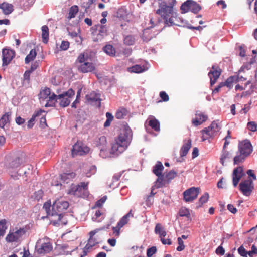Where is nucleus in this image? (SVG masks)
Here are the masks:
<instances>
[{
	"label": "nucleus",
	"mask_w": 257,
	"mask_h": 257,
	"mask_svg": "<svg viewBox=\"0 0 257 257\" xmlns=\"http://www.w3.org/2000/svg\"><path fill=\"white\" fill-rule=\"evenodd\" d=\"M15 56V51L11 49L4 48L2 50V66H8Z\"/></svg>",
	"instance_id": "15"
},
{
	"label": "nucleus",
	"mask_w": 257,
	"mask_h": 257,
	"mask_svg": "<svg viewBox=\"0 0 257 257\" xmlns=\"http://www.w3.org/2000/svg\"><path fill=\"white\" fill-rule=\"evenodd\" d=\"M238 148L240 153L245 157L249 155L252 151V145L248 140H245L240 143Z\"/></svg>",
	"instance_id": "16"
},
{
	"label": "nucleus",
	"mask_w": 257,
	"mask_h": 257,
	"mask_svg": "<svg viewBox=\"0 0 257 257\" xmlns=\"http://www.w3.org/2000/svg\"><path fill=\"white\" fill-rule=\"evenodd\" d=\"M42 38L43 43L47 44L49 41V28L46 25L42 27Z\"/></svg>",
	"instance_id": "31"
},
{
	"label": "nucleus",
	"mask_w": 257,
	"mask_h": 257,
	"mask_svg": "<svg viewBox=\"0 0 257 257\" xmlns=\"http://www.w3.org/2000/svg\"><path fill=\"white\" fill-rule=\"evenodd\" d=\"M95 67L92 63L84 62L78 66V70L82 73H87L94 70Z\"/></svg>",
	"instance_id": "25"
},
{
	"label": "nucleus",
	"mask_w": 257,
	"mask_h": 257,
	"mask_svg": "<svg viewBox=\"0 0 257 257\" xmlns=\"http://www.w3.org/2000/svg\"><path fill=\"white\" fill-rule=\"evenodd\" d=\"M100 94L95 91H92L86 95L87 102L91 104H95L98 107L101 105Z\"/></svg>",
	"instance_id": "18"
},
{
	"label": "nucleus",
	"mask_w": 257,
	"mask_h": 257,
	"mask_svg": "<svg viewBox=\"0 0 257 257\" xmlns=\"http://www.w3.org/2000/svg\"><path fill=\"white\" fill-rule=\"evenodd\" d=\"M43 196V191L41 190H38L37 192H35L34 195V197L37 200H39L40 199L42 198Z\"/></svg>",
	"instance_id": "57"
},
{
	"label": "nucleus",
	"mask_w": 257,
	"mask_h": 257,
	"mask_svg": "<svg viewBox=\"0 0 257 257\" xmlns=\"http://www.w3.org/2000/svg\"><path fill=\"white\" fill-rule=\"evenodd\" d=\"M191 147V140L190 139L184 140L183 141V145L180 151V156L181 157L185 156L187 154Z\"/></svg>",
	"instance_id": "26"
},
{
	"label": "nucleus",
	"mask_w": 257,
	"mask_h": 257,
	"mask_svg": "<svg viewBox=\"0 0 257 257\" xmlns=\"http://www.w3.org/2000/svg\"><path fill=\"white\" fill-rule=\"evenodd\" d=\"M53 93H51V90L49 88H45L44 89H42L39 94V99L41 103H42L43 101H44L46 99H48L47 101V102H49L50 97L52 96Z\"/></svg>",
	"instance_id": "24"
},
{
	"label": "nucleus",
	"mask_w": 257,
	"mask_h": 257,
	"mask_svg": "<svg viewBox=\"0 0 257 257\" xmlns=\"http://www.w3.org/2000/svg\"><path fill=\"white\" fill-rule=\"evenodd\" d=\"M254 189L252 180L250 178L242 181L239 185V189L243 195L249 196Z\"/></svg>",
	"instance_id": "9"
},
{
	"label": "nucleus",
	"mask_w": 257,
	"mask_h": 257,
	"mask_svg": "<svg viewBox=\"0 0 257 257\" xmlns=\"http://www.w3.org/2000/svg\"><path fill=\"white\" fill-rule=\"evenodd\" d=\"M105 53L110 56H114L115 55V49L111 45H106L103 48Z\"/></svg>",
	"instance_id": "35"
},
{
	"label": "nucleus",
	"mask_w": 257,
	"mask_h": 257,
	"mask_svg": "<svg viewBox=\"0 0 257 257\" xmlns=\"http://www.w3.org/2000/svg\"><path fill=\"white\" fill-rule=\"evenodd\" d=\"M216 253L217 254H220L221 255H222L224 254L225 253V250L224 249V248L221 246H219V247H217V248L216 249Z\"/></svg>",
	"instance_id": "62"
},
{
	"label": "nucleus",
	"mask_w": 257,
	"mask_h": 257,
	"mask_svg": "<svg viewBox=\"0 0 257 257\" xmlns=\"http://www.w3.org/2000/svg\"><path fill=\"white\" fill-rule=\"evenodd\" d=\"M104 228L96 229L90 232V238L88 241L87 243L85 245V249H90L91 247L94 246L95 244H97L96 239L93 238V236L99 230H103Z\"/></svg>",
	"instance_id": "23"
},
{
	"label": "nucleus",
	"mask_w": 257,
	"mask_h": 257,
	"mask_svg": "<svg viewBox=\"0 0 257 257\" xmlns=\"http://www.w3.org/2000/svg\"><path fill=\"white\" fill-rule=\"evenodd\" d=\"M157 251V248L155 246H152L147 249V256L148 257H152L154 254Z\"/></svg>",
	"instance_id": "50"
},
{
	"label": "nucleus",
	"mask_w": 257,
	"mask_h": 257,
	"mask_svg": "<svg viewBox=\"0 0 257 257\" xmlns=\"http://www.w3.org/2000/svg\"><path fill=\"white\" fill-rule=\"evenodd\" d=\"M7 222L5 220L0 221V237L3 236L7 229Z\"/></svg>",
	"instance_id": "40"
},
{
	"label": "nucleus",
	"mask_w": 257,
	"mask_h": 257,
	"mask_svg": "<svg viewBox=\"0 0 257 257\" xmlns=\"http://www.w3.org/2000/svg\"><path fill=\"white\" fill-rule=\"evenodd\" d=\"M69 43L68 41H62L60 45V49L62 50H66L68 49Z\"/></svg>",
	"instance_id": "56"
},
{
	"label": "nucleus",
	"mask_w": 257,
	"mask_h": 257,
	"mask_svg": "<svg viewBox=\"0 0 257 257\" xmlns=\"http://www.w3.org/2000/svg\"><path fill=\"white\" fill-rule=\"evenodd\" d=\"M122 227L118 226V224H117L116 227H113L112 230L113 233L115 234L116 236H119V230Z\"/></svg>",
	"instance_id": "61"
},
{
	"label": "nucleus",
	"mask_w": 257,
	"mask_h": 257,
	"mask_svg": "<svg viewBox=\"0 0 257 257\" xmlns=\"http://www.w3.org/2000/svg\"><path fill=\"white\" fill-rule=\"evenodd\" d=\"M68 207L69 203L67 201L56 200L52 206V213L61 214V212L66 210Z\"/></svg>",
	"instance_id": "13"
},
{
	"label": "nucleus",
	"mask_w": 257,
	"mask_h": 257,
	"mask_svg": "<svg viewBox=\"0 0 257 257\" xmlns=\"http://www.w3.org/2000/svg\"><path fill=\"white\" fill-rule=\"evenodd\" d=\"M147 121L148 122V125L155 131H160V123L154 117H149Z\"/></svg>",
	"instance_id": "27"
},
{
	"label": "nucleus",
	"mask_w": 257,
	"mask_h": 257,
	"mask_svg": "<svg viewBox=\"0 0 257 257\" xmlns=\"http://www.w3.org/2000/svg\"><path fill=\"white\" fill-rule=\"evenodd\" d=\"M176 0H169L167 3L166 1H162L159 5V9L156 13L161 16L163 19L165 26L169 27L176 25L179 27H187L193 30H201L202 27L199 26L194 27L188 25V22L178 16L177 13L174 9Z\"/></svg>",
	"instance_id": "1"
},
{
	"label": "nucleus",
	"mask_w": 257,
	"mask_h": 257,
	"mask_svg": "<svg viewBox=\"0 0 257 257\" xmlns=\"http://www.w3.org/2000/svg\"><path fill=\"white\" fill-rule=\"evenodd\" d=\"M178 243L179 246L177 247L176 249L178 251H181L183 250L185 248V245L184 244V242L180 237H178L177 239Z\"/></svg>",
	"instance_id": "47"
},
{
	"label": "nucleus",
	"mask_w": 257,
	"mask_h": 257,
	"mask_svg": "<svg viewBox=\"0 0 257 257\" xmlns=\"http://www.w3.org/2000/svg\"><path fill=\"white\" fill-rule=\"evenodd\" d=\"M236 76H232L229 77L225 82L222 83L223 84V86H226L229 89H231L232 88L233 84L236 82Z\"/></svg>",
	"instance_id": "33"
},
{
	"label": "nucleus",
	"mask_w": 257,
	"mask_h": 257,
	"mask_svg": "<svg viewBox=\"0 0 257 257\" xmlns=\"http://www.w3.org/2000/svg\"><path fill=\"white\" fill-rule=\"evenodd\" d=\"M98 32V35L102 37L106 35L107 28L105 26L101 25Z\"/></svg>",
	"instance_id": "54"
},
{
	"label": "nucleus",
	"mask_w": 257,
	"mask_h": 257,
	"mask_svg": "<svg viewBox=\"0 0 257 257\" xmlns=\"http://www.w3.org/2000/svg\"><path fill=\"white\" fill-rule=\"evenodd\" d=\"M238 253L243 257H247L248 252L245 250L243 246H240L238 249Z\"/></svg>",
	"instance_id": "53"
},
{
	"label": "nucleus",
	"mask_w": 257,
	"mask_h": 257,
	"mask_svg": "<svg viewBox=\"0 0 257 257\" xmlns=\"http://www.w3.org/2000/svg\"><path fill=\"white\" fill-rule=\"evenodd\" d=\"M247 127L249 130L255 132L257 131V123L254 121L249 122L247 124Z\"/></svg>",
	"instance_id": "49"
},
{
	"label": "nucleus",
	"mask_w": 257,
	"mask_h": 257,
	"mask_svg": "<svg viewBox=\"0 0 257 257\" xmlns=\"http://www.w3.org/2000/svg\"><path fill=\"white\" fill-rule=\"evenodd\" d=\"M257 253V248L255 247L254 245H252L251 247V250L248 252V254L252 257L253 254Z\"/></svg>",
	"instance_id": "64"
},
{
	"label": "nucleus",
	"mask_w": 257,
	"mask_h": 257,
	"mask_svg": "<svg viewBox=\"0 0 257 257\" xmlns=\"http://www.w3.org/2000/svg\"><path fill=\"white\" fill-rule=\"evenodd\" d=\"M245 157H245L243 155H241V154L239 155L236 156L234 158V164H239V163L242 162L244 160Z\"/></svg>",
	"instance_id": "48"
},
{
	"label": "nucleus",
	"mask_w": 257,
	"mask_h": 257,
	"mask_svg": "<svg viewBox=\"0 0 257 257\" xmlns=\"http://www.w3.org/2000/svg\"><path fill=\"white\" fill-rule=\"evenodd\" d=\"M153 202V197L148 196L146 200V203L147 206L150 207Z\"/></svg>",
	"instance_id": "63"
},
{
	"label": "nucleus",
	"mask_w": 257,
	"mask_h": 257,
	"mask_svg": "<svg viewBox=\"0 0 257 257\" xmlns=\"http://www.w3.org/2000/svg\"><path fill=\"white\" fill-rule=\"evenodd\" d=\"M207 116L201 112L197 111L195 113V118L192 120V123L195 126L201 124L207 119Z\"/></svg>",
	"instance_id": "22"
},
{
	"label": "nucleus",
	"mask_w": 257,
	"mask_h": 257,
	"mask_svg": "<svg viewBox=\"0 0 257 257\" xmlns=\"http://www.w3.org/2000/svg\"><path fill=\"white\" fill-rule=\"evenodd\" d=\"M89 151V148L81 142H77L74 144L72 150L73 157L76 155H83Z\"/></svg>",
	"instance_id": "12"
},
{
	"label": "nucleus",
	"mask_w": 257,
	"mask_h": 257,
	"mask_svg": "<svg viewBox=\"0 0 257 257\" xmlns=\"http://www.w3.org/2000/svg\"><path fill=\"white\" fill-rule=\"evenodd\" d=\"M97 147L100 150V156L105 158L109 156L106 138L104 136H100L96 141Z\"/></svg>",
	"instance_id": "11"
},
{
	"label": "nucleus",
	"mask_w": 257,
	"mask_h": 257,
	"mask_svg": "<svg viewBox=\"0 0 257 257\" xmlns=\"http://www.w3.org/2000/svg\"><path fill=\"white\" fill-rule=\"evenodd\" d=\"M107 197L106 196L102 197L99 200L97 201L96 203V206L97 207H101L102 204L105 202L106 200Z\"/></svg>",
	"instance_id": "59"
},
{
	"label": "nucleus",
	"mask_w": 257,
	"mask_h": 257,
	"mask_svg": "<svg viewBox=\"0 0 257 257\" xmlns=\"http://www.w3.org/2000/svg\"><path fill=\"white\" fill-rule=\"evenodd\" d=\"M102 215V213L100 210H96L95 214L92 216V219L93 221L100 222H101L104 218V217H101L100 218L101 216Z\"/></svg>",
	"instance_id": "42"
},
{
	"label": "nucleus",
	"mask_w": 257,
	"mask_h": 257,
	"mask_svg": "<svg viewBox=\"0 0 257 257\" xmlns=\"http://www.w3.org/2000/svg\"><path fill=\"white\" fill-rule=\"evenodd\" d=\"M75 94L74 91L72 89H69L67 91L59 95L52 93L50 97L49 102L45 104V106L52 107L55 105V102H58L60 106L62 107H67L70 103V98Z\"/></svg>",
	"instance_id": "3"
},
{
	"label": "nucleus",
	"mask_w": 257,
	"mask_h": 257,
	"mask_svg": "<svg viewBox=\"0 0 257 257\" xmlns=\"http://www.w3.org/2000/svg\"><path fill=\"white\" fill-rule=\"evenodd\" d=\"M96 172V167L95 166L90 167L88 172H86V175L87 177H90L92 174H94Z\"/></svg>",
	"instance_id": "55"
},
{
	"label": "nucleus",
	"mask_w": 257,
	"mask_h": 257,
	"mask_svg": "<svg viewBox=\"0 0 257 257\" xmlns=\"http://www.w3.org/2000/svg\"><path fill=\"white\" fill-rule=\"evenodd\" d=\"M209 195L207 193H205L203 196H202L199 200V202L200 204L199 206H201L202 204L206 203L207 201Z\"/></svg>",
	"instance_id": "51"
},
{
	"label": "nucleus",
	"mask_w": 257,
	"mask_h": 257,
	"mask_svg": "<svg viewBox=\"0 0 257 257\" xmlns=\"http://www.w3.org/2000/svg\"><path fill=\"white\" fill-rule=\"evenodd\" d=\"M125 115V110L124 109L118 110L115 114V116L117 119H121L123 118Z\"/></svg>",
	"instance_id": "52"
},
{
	"label": "nucleus",
	"mask_w": 257,
	"mask_h": 257,
	"mask_svg": "<svg viewBox=\"0 0 257 257\" xmlns=\"http://www.w3.org/2000/svg\"><path fill=\"white\" fill-rule=\"evenodd\" d=\"M78 12V7L77 5L72 6L69 9L67 18L69 20L74 18Z\"/></svg>",
	"instance_id": "38"
},
{
	"label": "nucleus",
	"mask_w": 257,
	"mask_h": 257,
	"mask_svg": "<svg viewBox=\"0 0 257 257\" xmlns=\"http://www.w3.org/2000/svg\"><path fill=\"white\" fill-rule=\"evenodd\" d=\"M244 175L243 168L242 167H238L235 168L232 173V183L234 187L238 185L241 178Z\"/></svg>",
	"instance_id": "20"
},
{
	"label": "nucleus",
	"mask_w": 257,
	"mask_h": 257,
	"mask_svg": "<svg viewBox=\"0 0 257 257\" xmlns=\"http://www.w3.org/2000/svg\"><path fill=\"white\" fill-rule=\"evenodd\" d=\"M22 159L19 157H15L7 160L6 163V166L11 176L14 179H18V176H21L22 173L26 174L25 170L21 171L23 168L17 170V168L20 167L22 164Z\"/></svg>",
	"instance_id": "4"
},
{
	"label": "nucleus",
	"mask_w": 257,
	"mask_h": 257,
	"mask_svg": "<svg viewBox=\"0 0 257 257\" xmlns=\"http://www.w3.org/2000/svg\"><path fill=\"white\" fill-rule=\"evenodd\" d=\"M54 225H66L67 220L64 218L62 214L52 213L51 218L50 219Z\"/></svg>",
	"instance_id": "21"
},
{
	"label": "nucleus",
	"mask_w": 257,
	"mask_h": 257,
	"mask_svg": "<svg viewBox=\"0 0 257 257\" xmlns=\"http://www.w3.org/2000/svg\"><path fill=\"white\" fill-rule=\"evenodd\" d=\"M146 70L144 65H135L128 68V71L131 73H139Z\"/></svg>",
	"instance_id": "32"
},
{
	"label": "nucleus",
	"mask_w": 257,
	"mask_h": 257,
	"mask_svg": "<svg viewBox=\"0 0 257 257\" xmlns=\"http://www.w3.org/2000/svg\"><path fill=\"white\" fill-rule=\"evenodd\" d=\"M26 233L23 228L10 229L6 237V241L9 243L18 242Z\"/></svg>",
	"instance_id": "5"
},
{
	"label": "nucleus",
	"mask_w": 257,
	"mask_h": 257,
	"mask_svg": "<svg viewBox=\"0 0 257 257\" xmlns=\"http://www.w3.org/2000/svg\"><path fill=\"white\" fill-rule=\"evenodd\" d=\"M135 39L132 35H127L124 38V43L127 45H132L134 44Z\"/></svg>",
	"instance_id": "46"
},
{
	"label": "nucleus",
	"mask_w": 257,
	"mask_h": 257,
	"mask_svg": "<svg viewBox=\"0 0 257 257\" xmlns=\"http://www.w3.org/2000/svg\"><path fill=\"white\" fill-rule=\"evenodd\" d=\"M163 169L164 167L162 163L159 161H158L156 164L153 167V172L158 176V178L156 181V186L157 188L162 187L165 184L164 176L162 174Z\"/></svg>",
	"instance_id": "6"
},
{
	"label": "nucleus",
	"mask_w": 257,
	"mask_h": 257,
	"mask_svg": "<svg viewBox=\"0 0 257 257\" xmlns=\"http://www.w3.org/2000/svg\"><path fill=\"white\" fill-rule=\"evenodd\" d=\"M31 72L32 71L30 70H27L25 71L24 74V80L23 82L24 85H29L30 83V76Z\"/></svg>",
	"instance_id": "41"
},
{
	"label": "nucleus",
	"mask_w": 257,
	"mask_h": 257,
	"mask_svg": "<svg viewBox=\"0 0 257 257\" xmlns=\"http://www.w3.org/2000/svg\"><path fill=\"white\" fill-rule=\"evenodd\" d=\"M160 96L163 101H168L169 100V96L164 91H161L160 93Z\"/></svg>",
	"instance_id": "58"
},
{
	"label": "nucleus",
	"mask_w": 257,
	"mask_h": 257,
	"mask_svg": "<svg viewBox=\"0 0 257 257\" xmlns=\"http://www.w3.org/2000/svg\"><path fill=\"white\" fill-rule=\"evenodd\" d=\"M176 172H175L173 170H171L169 171L166 175H165V177H164V179L165 180V182L167 181L169 182V181L175 178V177L176 176Z\"/></svg>",
	"instance_id": "43"
},
{
	"label": "nucleus",
	"mask_w": 257,
	"mask_h": 257,
	"mask_svg": "<svg viewBox=\"0 0 257 257\" xmlns=\"http://www.w3.org/2000/svg\"><path fill=\"white\" fill-rule=\"evenodd\" d=\"M180 9L182 13L191 11L196 14L201 10V7L193 0H187L181 5Z\"/></svg>",
	"instance_id": "8"
},
{
	"label": "nucleus",
	"mask_w": 257,
	"mask_h": 257,
	"mask_svg": "<svg viewBox=\"0 0 257 257\" xmlns=\"http://www.w3.org/2000/svg\"><path fill=\"white\" fill-rule=\"evenodd\" d=\"M133 214H132V210H130L128 213L123 216L119 221L117 223L118 226L120 227H123L125 224H126L128 221V218L130 216H133Z\"/></svg>",
	"instance_id": "37"
},
{
	"label": "nucleus",
	"mask_w": 257,
	"mask_h": 257,
	"mask_svg": "<svg viewBox=\"0 0 257 257\" xmlns=\"http://www.w3.org/2000/svg\"><path fill=\"white\" fill-rule=\"evenodd\" d=\"M77 60L78 62L83 64L84 62H86L85 61L86 60V59L85 57L84 54H81L77 58Z\"/></svg>",
	"instance_id": "60"
},
{
	"label": "nucleus",
	"mask_w": 257,
	"mask_h": 257,
	"mask_svg": "<svg viewBox=\"0 0 257 257\" xmlns=\"http://www.w3.org/2000/svg\"><path fill=\"white\" fill-rule=\"evenodd\" d=\"M132 136V130L129 127H125L112 143L110 153L117 156L124 152L130 144Z\"/></svg>",
	"instance_id": "2"
},
{
	"label": "nucleus",
	"mask_w": 257,
	"mask_h": 257,
	"mask_svg": "<svg viewBox=\"0 0 257 257\" xmlns=\"http://www.w3.org/2000/svg\"><path fill=\"white\" fill-rule=\"evenodd\" d=\"M212 70L208 73V76L210 79V85L212 86L216 82L221 73V69L216 65L212 66Z\"/></svg>",
	"instance_id": "19"
},
{
	"label": "nucleus",
	"mask_w": 257,
	"mask_h": 257,
	"mask_svg": "<svg viewBox=\"0 0 257 257\" xmlns=\"http://www.w3.org/2000/svg\"><path fill=\"white\" fill-rule=\"evenodd\" d=\"M87 183L85 182H82L79 185H72L70 189L68 191V193L71 195L77 196L78 197H84L86 195L82 194H84L87 190Z\"/></svg>",
	"instance_id": "10"
},
{
	"label": "nucleus",
	"mask_w": 257,
	"mask_h": 257,
	"mask_svg": "<svg viewBox=\"0 0 257 257\" xmlns=\"http://www.w3.org/2000/svg\"><path fill=\"white\" fill-rule=\"evenodd\" d=\"M44 111L40 110L39 111H37L35 112L33 115L32 116V117L30 118V119L28 121L27 126L28 128H31L33 127L34 124L35 123L36 121V118L37 117H38L41 115V113L42 112H44Z\"/></svg>",
	"instance_id": "29"
},
{
	"label": "nucleus",
	"mask_w": 257,
	"mask_h": 257,
	"mask_svg": "<svg viewBox=\"0 0 257 257\" xmlns=\"http://www.w3.org/2000/svg\"><path fill=\"white\" fill-rule=\"evenodd\" d=\"M11 115V112L6 113L0 119V127L3 128L5 125L9 122V118Z\"/></svg>",
	"instance_id": "36"
},
{
	"label": "nucleus",
	"mask_w": 257,
	"mask_h": 257,
	"mask_svg": "<svg viewBox=\"0 0 257 257\" xmlns=\"http://www.w3.org/2000/svg\"><path fill=\"white\" fill-rule=\"evenodd\" d=\"M220 127L216 121L212 122L211 125L207 128H205L202 131L203 137L206 138L212 137L216 135V134L219 131Z\"/></svg>",
	"instance_id": "14"
},
{
	"label": "nucleus",
	"mask_w": 257,
	"mask_h": 257,
	"mask_svg": "<svg viewBox=\"0 0 257 257\" xmlns=\"http://www.w3.org/2000/svg\"><path fill=\"white\" fill-rule=\"evenodd\" d=\"M0 9L2 10L4 14L9 15L13 11V6L8 3L4 2L0 4Z\"/></svg>",
	"instance_id": "28"
},
{
	"label": "nucleus",
	"mask_w": 257,
	"mask_h": 257,
	"mask_svg": "<svg viewBox=\"0 0 257 257\" xmlns=\"http://www.w3.org/2000/svg\"><path fill=\"white\" fill-rule=\"evenodd\" d=\"M36 52L35 50L32 49L29 54L26 56L25 58V63L28 64L31 61L33 60L34 58L36 57Z\"/></svg>",
	"instance_id": "39"
},
{
	"label": "nucleus",
	"mask_w": 257,
	"mask_h": 257,
	"mask_svg": "<svg viewBox=\"0 0 257 257\" xmlns=\"http://www.w3.org/2000/svg\"><path fill=\"white\" fill-rule=\"evenodd\" d=\"M51 207L52 206L50 201H47L44 203L43 208L46 212L47 215L51 217L52 210H50Z\"/></svg>",
	"instance_id": "45"
},
{
	"label": "nucleus",
	"mask_w": 257,
	"mask_h": 257,
	"mask_svg": "<svg viewBox=\"0 0 257 257\" xmlns=\"http://www.w3.org/2000/svg\"><path fill=\"white\" fill-rule=\"evenodd\" d=\"M199 193L198 188L191 187L184 192V199L186 202L192 201L197 198Z\"/></svg>",
	"instance_id": "17"
},
{
	"label": "nucleus",
	"mask_w": 257,
	"mask_h": 257,
	"mask_svg": "<svg viewBox=\"0 0 257 257\" xmlns=\"http://www.w3.org/2000/svg\"><path fill=\"white\" fill-rule=\"evenodd\" d=\"M179 215L181 217H186L188 219L190 218L189 210L186 208H182L179 210Z\"/></svg>",
	"instance_id": "44"
},
{
	"label": "nucleus",
	"mask_w": 257,
	"mask_h": 257,
	"mask_svg": "<svg viewBox=\"0 0 257 257\" xmlns=\"http://www.w3.org/2000/svg\"><path fill=\"white\" fill-rule=\"evenodd\" d=\"M75 173L74 172L64 173L60 175L62 183H68L70 180L75 177Z\"/></svg>",
	"instance_id": "30"
},
{
	"label": "nucleus",
	"mask_w": 257,
	"mask_h": 257,
	"mask_svg": "<svg viewBox=\"0 0 257 257\" xmlns=\"http://www.w3.org/2000/svg\"><path fill=\"white\" fill-rule=\"evenodd\" d=\"M155 232L156 234H158L161 238V237H164L167 234V233L164 228L159 223H158L156 225L155 228Z\"/></svg>",
	"instance_id": "34"
},
{
	"label": "nucleus",
	"mask_w": 257,
	"mask_h": 257,
	"mask_svg": "<svg viewBox=\"0 0 257 257\" xmlns=\"http://www.w3.org/2000/svg\"><path fill=\"white\" fill-rule=\"evenodd\" d=\"M36 249L38 253L44 254L52 250V245L48 239H41L37 241Z\"/></svg>",
	"instance_id": "7"
}]
</instances>
